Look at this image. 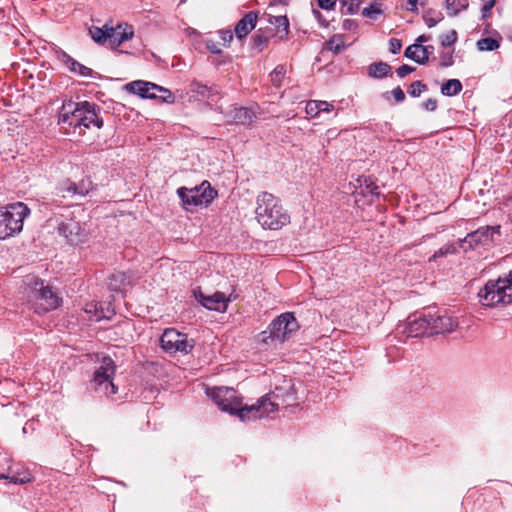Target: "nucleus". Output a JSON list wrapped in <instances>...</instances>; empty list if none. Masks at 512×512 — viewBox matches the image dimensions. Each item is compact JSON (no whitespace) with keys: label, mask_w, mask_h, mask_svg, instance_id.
Segmentation results:
<instances>
[{"label":"nucleus","mask_w":512,"mask_h":512,"mask_svg":"<svg viewBox=\"0 0 512 512\" xmlns=\"http://www.w3.org/2000/svg\"><path fill=\"white\" fill-rule=\"evenodd\" d=\"M194 340L188 339L187 334L181 333L174 328L165 329L160 337V346L167 353L177 352L188 354L194 348Z\"/></svg>","instance_id":"1a4fd4ad"},{"label":"nucleus","mask_w":512,"mask_h":512,"mask_svg":"<svg viewBox=\"0 0 512 512\" xmlns=\"http://www.w3.org/2000/svg\"><path fill=\"white\" fill-rule=\"evenodd\" d=\"M313 15L315 18L324 26L328 25V22L323 18V15L318 10H313Z\"/></svg>","instance_id":"5fc2aeb1"},{"label":"nucleus","mask_w":512,"mask_h":512,"mask_svg":"<svg viewBox=\"0 0 512 512\" xmlns=\"http://www.w3.org/2000/svg\"><path fill=\"white\" fill-rule=\"evenodd\" d=\"M256 219L264 228L278 230L290 222V216L280 201L271 193L257 197Z\"/></svg>","instance_id":"f257e3e1"},{"label":"nucleus","mask_w":512,"mask_h":512,"mask_svg":"<svg viewBox=\"0 0 512 512\" xmlns=\"http://www.w3.org/2000/svg\"><path fill=\"white\" fill-rule=\"evenodd\" d=\"M193 294L195 299L201 303L203 307L209 310L217 311V312H225L227 309V305L229 299L226 298L225 294L222 292H215L213 295L206 296L204 293L198 288L193 290Z\"/></svg>","instance_id":"4468645a"},{"label":"nucleus","mask_w":512,"mask_h":512,"mask_svg":"<svg viewBox=\"0 0 512 512\" xmlns=\"http://www.w3.org/2000/svg\"><path fill=\"white\" fill-rule=\"evenodd\" d=\"M163 97H166L165 93H161V95H157L156 99H160L163 102Z\"/></svg>","instance_id":"69168bd1"},{"label":"nucleus","mask_w":512,"mask_h":512,"mask_svg":"<svg viewBox=\"0 0 512 512\" xmlns=\"http://www.w3.org/2000/svg\"><path fill=\"white\" fill-rule=\"evenodd\" d=\"M109 31L108 42L112 48L120 46L123 42L131 39L134 34L131 27H129V29H121V26H117L116 28L111 27Z\"/></svg>","instance_id":"aec40b11"},{"label":"nucleus","mask_w":512,"mask_h":512,"mask_svg":"<svg viewBox=\"0 0 512 512\" xmlns=\"http://www.w3.org/2000/svg\"><path fill=\"white\" fill-rule=\"evenodd\" d=\"M341 4H342V8L346 9V7L348 6L350 0H340Z\"/></svg>","instance_id":"680f3d73"},{"label":"nucleus","mask_w":512,"mask_h":512,"mask_svg":"<svg viewBox=\"0 0 512 512\" xmlns=\"http://www.w3.org/2000/svg\"><path fill=\"white\" fill-rule=\"evenodd\" d=\"M208 90H209V98H212L213 96L219 94V88L216 85L208 86Z\"/></svg>","instance_id":"4d7b16f0"},{"label":"nucleus","mask_w":512,"mask_h":512,"mask_svg":"<svg viewBox=\"0 0 512 512\" xmlns=\"http://www.w3.org/2000/svg\"><path fill=\"white\" fill-rule=\"evenodd\" d=\"M361 3H362V0H350L346 9L345 10H343V8L341 9V13L349 14V15L356 14L359 10Z\"/></svg>","instance_id":"79ce46f5"},{"label":"nucleus","mask_w":512,"mask_h":512,"mask_svg":"<svg viewBox=\"0 0 512 512\" xmlns=\"http://www.w3.org/2000/svg\"><path fill=\"white\" fill-rule=\"evenodd\" d=\"M274 72H275V74H276L277 76H280V74H281V72H278V71H277V69H275V71H274Z\"/></svg>","instance_id":"338daca9"},{"label":"nucleus","mask_w":512,"mask_h":512,"mask_svg":"<svg viewBox=\"0 0 512 512\" xmlns=\"http://www.w3.org/2000/svg\"><path fill=\"white\" fill-rule=\"evenodd\" d=\"M89 108H92V103L88 101H65L59 111L58 123L68 125L69 127L81 128L83 115L85 112H89Z\"/></svg>","instance_id":"9d476101"},{"label":"nucleus","mask_w":512,"mask_h":512,"mask_svg":"<svg viewBox=\"0 0 512 512\" xmlns=\"http://www.w3.org/2000/svg\"><path fill=\"white\" fill-rule=\"evenodd\" d=\"M342 26H343L344 30H352V29L357 28V23L354 20L345 19L343 21V25Z\"/></svg>","instance_id":"603ef678"},{"label":"nucleus","mask_w":512,"mask_h":512,"mask_svg":"<svg viewBox=\"0 0 512 512\" xmlns=\"http://www.w3.org/2000/svg\"><path fill=\"white\" fill-rule=\"evenodd\" d=\"M8 480L10 483L13 484H24L27 482H30V476L29 474H24L22 477L12 474L11 469H9L8 474L0 473V480Z\"/></svg>","instance_id":"72a5a7b5"},{"label":"nucleus","mask_w":512,"mask_h":512,"mask_svg":"<svg viewBox=\"0 0 512 512\" xmlns=\"http://www.w3.org/2000/svg\"><path fill=\"white\" fill-rule=\"evenodd\" d=\"M367 188L370 190V192L372 194L379 195V192L377 191L378 187L376 185H374L373 183H370L369 185H367Z\"/></svg>","instance_id":"bf43d9fd"},{"label":"nucleus","mask_w":512,"mask_h":512,"mask_svg":"<svg viewBox=\"0 0 512 512\" xmlns=\"http://www.w3.org/2000/svg\"><path fill=\"white\" fill-rule=\"evenodd\" d=\"M85 312L93 314L96 321H99V320H101L103 318H108L104 314V310H103L102 306L98 307V305L95 304V303L87 304L86 307H85Z\"/></svg>","instance_id":"4c0bfd02"},{"label":"nucleus","mask_w":512,"mask_h":512,"mask_svg":"<svg viewBox=\"0 0 512 512\" xmlns=\"http://www.w3.org/2000/svg\"><path fill=\"white\" fill-rule=\"evenodd\" d=\"M428 314L430 320L429 324L431 326L430 335L450 333L457 327V321L449 315L433 314L430 310Z\"/></svg>","instance_id":"dca6fc26"},{"label":"nucleus","mask_w":512,"mask_h":512,"mask_svg":"<svg viewBox=\"0 0 512 512\" xmlns=\"http://www.w3.org/2000/svg\"><path fill=\"white\" fill-rule=\"evenodd\" d=\"M458 39V34L456 30H451L447 34L441 36V45L443 47H448L453 45Z\"/></svg>","instance_id":"a19ab883"},{"label":"nucleus","mask_w":512,"mask_h":512,"mask_svg":"<svg viewBox=\"0 0 512 512\" xmlns=\"http://www.w3.org/2000/svg\"><path fill=\"white\" fill-rule=\"evenodd\" d=\"M272 37H274V34L271 29L259 28L251 38L252 48L258 52L263 51L268 46Z\"/></svg>","instance_id":"4be33fe9"},{"label":"nucleus","mask_w":512,"mask_h":512,"mask_svg":"<svg viewBox=\"0 0 512 512\" xmlns=\"http://www.w3.org/2000/svg\"><path fill=\"white\" fill-rule=\"evenodd\" d=\"M383 96H384L386 99H388V92H385V93L383 94Z\"/></svg>","instance_id":"774afa93"},{"label":"nucleus","mask_w":512,"mask_h":512,"mask_svg":"<svg viewBox=\"0 0 512 512\" xmlns=\"http://www.w3.org/2000/svg\"><path fill=\"white\" fill-rule=\"evenodd\" d=\"M278 3H283V2H282V0H272L270 2V6H274V5L278 4Z\"/></svg>","instance_id":"0e129e2a"},{"label":"nucleus","mask_w":512,"mask_h":512,"mask_svg":"<svg viewBox=\"0 0 512 512\" xmlns=\"http://www.w3.org/2000/svg\"><path fill=\"white\" fill-rule=\"evenodd\" d=\"M327 48L331 51H333L335 54H339L343 51L345 48V44L342 40V36L335 35L332 38L329 39V41L326 43Z\"/></svg>","instance_id":"f704fd0d"},{"label":"nucleus","mask_w":512,"mask_h":512,"mask_svg":"<svg viewBox=\"0 0 512 512\" xmlns=\"http://www.w3.org/2000/svg\"><path fill=\"white\" fill-rule=\"evenodd\" d=\"M428 311L422 312L420 315H412L407 319V323L403 326L402 333L407 337H422L424 335H430V324H429Z\"/></svg>","instance_id":"ddd939ff"},{"label":"nucleus","mask_w":512,"mask_h":512,"mask_svg":"<svg viewBox=\"0 0 512 512\" xmlns=\"http://www.w3.org/2000/svg\"><path fill=\"white\" fill-rule=\"evenodd\" d=\"M55 55L57 59L69 69L70 72L84 77L93 76V70L91 68L79 63L62 49L55 50Z\"/></svg>","instance_id":"f3484780"},{"label":"nucleus","mask_w":512,"mask_h":512,"mask_svg":"<svg viewBox=\"0 0 512 512\" xmlns=\"http://www.w3.org/2000/svg\"><path fill=\"white\" fill-rule=\"evenodd\" d=\"M258 19V13L249 11L236 24L235 34L238 39L245 38L255 27Z\"/></svg>","instance_id":"a211bd4d"},{"label":"nucleus","mask_w":512,"mask_h":512,"mask_svg":"<svg viewBox=\"0 0 512 512\" xmlns=\"http://www.w3.org/2000/svg\"><path fill=\"white\" fill-rule=\"evenodd\" d=\"M269 23L275 27L274 36L280 41L286 40L289 34V20L286 15H269Z\"/></svg>","instance_id":"6ab92c4d"},{"label":"nucleus","mask_w":512,"mask_h":512,"mask_svg":"<svg viewBox=\"0 0 512 512\" xmlns=\"http://www.w3.org/2000/svg\"><path fill=\"white\" fill-rule=\"evenodd\" d=\"M334 106L326 101H309L306 105V112L311 116H317L320 112H330Z\"/></svg>","instance_id":"cd10ccee"},{"label":"nucleus","mask_w":512,"mask_h":512,"mask_svg":"<svg viewBox=\"0 0 512 512\" xmlns=\"http://www.w3.org/2000/svg\"><path fill=\"white\" fill-rule=\"evenodd\" d=\"M29 213V208L22 202L0 207V239L19 233L23 228V220Z\"/></svg>","instance_id":"20e7f679"},{"label":"nucleus","mask_w":512,"mask_h":512,"mask_svg":"<svg viewBox=\"0 0 512 512\" xmlns=\"http://www.w3.org/2000/svg\"><path fill=\"white\" fill-rule=\"evenodd\" d=\"M278 395L274 392L259 398L255 404L245 405L242 411H247V420L269 416L270 413L278 410L279 404L275 401Z\"/></svg>","instance_id":"f8f14e48"},{"label":"nucleus","mask_w":512,"mask_h":512,"mask_svg":"<svg viewBox=\"0 0 512 512\" xmlns=\"http://www.w3.org/2000/svg\"><path fill=\"white\" fill-rule=\"evenodd\" d=\"M413 71H415V67L404 64L397 68L396 73L400 78H404Z\"/></svg>","instance_id":"49530a36"},{"label":"nucleus","mask_w":512,"mask_h":512,"mask_svg":"<svg viewBox=\"0 0 512 512\" xmlns=\"http://www.w3.org/2000/svg\"><path fill=\"white\" fill-rule=\"evenodd\" d=\"M469 6L468 0H446L445 8L448 16L454 17L459 12L466 10Z\"/></svg>","instance_id":"c756f323"},{"label":"nucleus","mask_w":512,"mask_h":512,"mask_svg":"<svg viewBox=\"0 0 512 512\" xmlns=\"http://www.w3.org/2000/svg\"><path fill=\"white\" fill-rule=\"evenodd\" d=\"M299 327L298 321L293 313H282L269 324L266 330L261 332L262 341L266 344H268V340L271 342L284 343Z\"/></svg>","instance_id":"39448f33"},{"label":"nucleus","mask_w":512,"mask_h":512,"mask_svg":"<svg viewBox=\"0 0 512 512\" xmlns=\"http://www.w3.org/2000/svg\"><path fill=\"white\" fill-rule=\"evenodd\" d=\"M190 91L194 94L201 96L202 98L209 99V90L206 84H202L198 81H193L190 84Z\"/></svg>","instance_id":"e433bc0d"},{"label":"nucleus","mask_w":512,"mask_h":512,"mask_svg":"<svg viewBox=\"0 0 512 512\" xmlns=\"http://www.w3.org/2000/svg\"><path fill=\"white\" fill-rule=\"evenodd\" d=\"M430 39V36H427V35H420L417 39H416V43L415 44H423L427 41H429Z\"/></svg>","instance_id":"13d9d810"},{"label":"nucleus","mask_w":512,"mask_h":512,"mask_svg":"<svg viewBox=\"0 0 512 512\" xmlns=\"http://www.w3.org/2000/svg\"><path fill=\"white\" fill-rule=\"evenodd\" d=\"M225 35L228 36V41H231L233 39V34L231 33V31H226Z\"/></svg>","instance_id":"e2e57ef3"},{"label":"nucleus","mask_w":512,"mask_h":512,"mask_svg":"<svg viewBox=\"0 0 512 512\" xmlns=\"http://www.w3.org/2000/svg\"><path fill=\"white\" fill-rule=\"evenodd\" d=\"M67 191L73 194H79V186L76 183H70L67 187Z\"/></svg>","instance_id":"6e6d98bb"},{"label":"nucleus","mask_w":512,"mask_h":512,"mask_svg":"<svg viewBox=\"0 0 512 512\" xmlns=\"http://www.w3.org/2000/svg\"><path fill=\"white\" fill-rule=\"evenodd\" d=\"M337 0H318V5L323 10H332L336 5Z\"/></svg>","instance_id":"09e8293b"},{"label":"nucleus","mask_w":512,"mask_h":512,"mask_svg":"<svg viewBox=\"0 0 512 512\" xmlns=\"http://www.w3.org/2000/svg\"><path fill=\"white\" fill-rule=\"evenodd\" d=\"M463 86L460 80L458 79H450L447 80L441 86V93L445 96H455L459 94L462 90Z\"/></svg>","instance_id":"7c9ffc66"},{"label":"nucleus","mask_w":512,"mask_h":512,"mask_svg":"<svg viewBox=\"0 0 512 512\" xmlns=\"http://www.w3.org/2000/svg\"><path fill=\"white\" fill-rule=\"evenodd\" d=\"M499 39H495L492 37L482 38L477 41V48L480 51H494L500 47V41L502 37L499 33H497Z\"/></svg>","instance_id":"2f4dec72"},{"label":"nucleus","mask_w":512,"mask_h":512,"mask_svg":"<svg viewBox=\"0 0 512 512\" xmlns=\"http://www.w3.org/2000/svg\"><path fill=\"white\" fill-rule=\"evenodd\" d=\"M116 366L111 357L102 358L101 366L93 374L91 385L100 396L111 397L116 394L118 388L113 383Z\"/></svg>","instance_id":"423d86ee"},{"label":"nucleus","mask_w":512,"mask_h":512,"mask_svg":"<svg viewBox=\"0 0 512 512\" xmlns=\"http://www.w3.org/2000/svg\"><path fill=\"white\" fill-rule=\"evenodd\" d=\"M481 305L496 307L512 303V271L498 279L488 280L478 292Z\"/></svg>","instance_id":"f03ea898"},{"label":"nucleus","mask_w":512,"mask_h":512,"mask_svg":"<svg viewBox=\"0 0 512 512\" xmlns=\"http://www.w3.org/2000/svg\"><path fill=\"white\" fill-rule=\"evenodd\" d=\"M494 234H500V226L480 227L474 232L467 234L464 239L469 247L474 248L478 245H488L494 241Z\"/></svg>","instance_id":"2eb2a0df"},{"label":"nucleus","mask_w":512,"mask_h":512,"mask_svg":"<svg viewBox=\"0 0 512 512\" xmlns=\"http://www.w3.org/2000/svg\"><path fill=\"white\" fill-rule=\"evenodd\" d=\"M422 105L428 111H435L437 108V100L429 98L427 101L423 102Z\"/></svg>","instance_id":"8fccbe9b"},{"label":"nucleus","mask_w":512,"mask_h":512,"mask_svg":"<svg viewBox=\"0 0 512 512\" xmlns=\"http://www.w3.org/2000/svg\"><path fill=\"white\" fill-rule=\"evenodd\" d=\"M28 301L32 303L34 312L42 314L56 309L60 304V298L50 286H45L44 281L31 277L27 282Z\"/></svg>","instance_id":"7ed1b4c3"},{"label":"nucleus","mask_w":512,"mask_h":512,"mask_svg":"<svg viewBox=\"0 0 512 512\" xmlns=\"http://www.w3.org/2000/svg\"><path fill=\"white\" fill-rule=\"evenodd\" d=\"M407 3L409 5L407 7V10H409L413 13L418 12V7H417L418 0H407Z\"/></svg>","instance_id":"864d4df0"},{"label":"nucleus","mask_w":512,"mask_h":512,"mask_svg":"<svg viewBox=\"0 0 512 512\" xmlns=\"http://www.w3.org/2000/svg\"><path fill=\"white\" fill-rule=\"evenodd\" d=\"M427 90V85L417 80L410 84L408 93L412 97H419L422 92Z\"/></svg>","instance_id":"ea45409f"},{"label":"nucleus","mask_w":512,"mask_h":512,"mask_svg":"<svg viewBox=\"0 0 512 512\" xmlns=\"http://www.w3.org/2000/svg\"><path fill=\"white\" fill-rule=\"evenodd\" d=\"M234 121L241 125H251L256 119V114L251 108L239 107L233 110Z\"/></svg>","instance_id":"5701e85b"},{"label":"nucleus","mask_w":512,"mask_h":512,"mask_svg":"<svg viewBox=\"0 0 512 512\" xmlns=\"http://www.w3.org/2000/svg\"><path fill=\"white\" fill-rule=\"evenodd\" d=\"M125 89L144 99H156L157 94H150V90H157V92L166 94V97H163V102L171 104L175 101V96L170 90L151 82L142 80L133 81L126 84Z\"/></svg>","instance_id":"9b49d317"},{"label":"nucleus","mask_w":512,"mask_h":512,"mask_svg":"<svg viewBox=\"0 0 512 512\" xmlns=\"http://www.w3.org/2000/svg\"><path fill=\"white\" fill-rule=\"evenodd\" d=\"M380 3H373L369 7H365L362 10V15L364 17L370 18V19H376V15H380L383 13V11L380 8Z\"/></svg>","instance_id":"58836bf2"},{"label":"nucleus","mask_w":512,"mask_h":512,"mask_svg":"<svg viewBox=\"0 0 512 512\" xmlns=\"http://www.w3.org/2000/svg\"><path fill=\"white\" fill-rule=\"evenodd\" d=\"M405 57L415 61L420 65H424L429 60V54H427V47L421 44H412L408 46L404 53Z\"/></svg>","instance_id":"412c9836"},{"label":"nucleus","mask_w":512,"mask_h":512,"mask_svg":"<svg viewBox=\"0 0 512 512\" xmlns=\"http://www.w3.org/2000/svg\"><path fill=\"white\" fill-rule=\"evenodd\" d=\"M391 94L397 103H401L405 100V93L400 86L394 88Z\"/></svg>","instance_id":"de8ad7c7"},{"label":"nucleus","mask_w":512,"mask_h":512,"mask_svg":"<svg viewBox=\"0 0 512 512\" xmlns=\"http://www.w3.org/2000/svg\"><path fill=\"white\" fill-rule=\"evenodd\" d=\"M97 110L99 111L100 108L92 103V108H89V112H85L83 115L81 127L90 128L91 125H94L97 128H101L103 126V119L98 116Z\"/></svg>","instance_id":"a878e982"},{"label":"nucleus","mask_w":512,"mask_h":512,"mask_svg":"<svg viewBox=\"0 0 512 512\" xmlns=\"http://www.w3.org/2000/svg\"><path fill=\"white\" fill-rule=\"evenodd\" d=\"M208 48L210 49V51L214 54H218L221 52L220 49H218L215 45H212V46H208Z\"/></svg>","instance_id":"052dcab7"},{"label":"nucleus","mask_w":512,"mask_h":512,"mask_svg":"<svg viewBox=\"0 0 512 512\" xmlns=\"http://www.w3.org/2000/svg\"><path fill=\"white\" fill-rule=\"evenodd\" d=\"M495 1L496 0H488L483 4V6L481 8V13H482L481 18L482 19H486L490 16L491 10L495 5Z\"/></svg>","instance_id":"37998d69"},{"label":"nucleus","mask_w":512,"mask_h":512,"mask_svg":"<svg viewBox=\"0 0 512 512\" xmlns=\"http://www.w3.org/2000/svg\"><path fill=\"white\" fill-rule=\"evenodd\" d=\"M79 186V195L81 196H85L86 194H88L90 188H91V182H87L85 183L84 181H82L81 183L78 184Z\"/></svg>","instance_id":"3c124183"},{"label":"nucleus","mask_w":512,"mask_h":512,"mask_svg":"<svg viewBox=\"0 0 512 512\" xmlns=\"http://www.w3.org/2000/svg\"><path fill=\"white\" fill-rule=\"evenodd\" d=\"M209 395L222 411L237 415L242 421L247 420V411H242L245 405L242 406L241 399L233 388H213Z\"/></svg>","instance_id":"6e6552de"},{"label":"nucleus","mask_w":512,"mask_h":512,"mask_svg":"<svg viewBox=\"0 0 512 512\" xmlns=\"http://www.w3.org/2000/svg\"><path fill=\"white\" fill-rule=\"evenodd\" d=\"M443 18V14L440 11L433 9H428L423 13V19L430 28L436 26Z\"/></svg>","instance_id":"473e14b6"},{"label":"nucleus","mask_w":512,"mask_h":512,"mask_svg":"<svg viewBox=\"0 0 512 512\" xmlns=\"http://www.w3.org/2000/svg\"><path fill=\"white\" fill-rule=\"evenodd\" d=\"M177 194L182 201L183 207L189 210L190 207L208 206L217 196V191L205 180L199 186L193 188L180 187L177 189Z\"/></svg>","instance_id":"0eeeda50"},{"label":"nucleus","mask_w":512,"mask_h":512,"mask_svg":"<svg viewBox=\"0 0 512 512\" xmlns=\"http://www.w3.org/2000/svg\"><path fill=\"white\" fill-rule=\"evenodd\" d=\"M391 69L392 67L388 63L379 61L372 63L369 66L368 74L371 77L381 79L387 77L390 74Z\"/></svg>","instance_id":"bb28decb"},{"label":"nucleus","mask_w":512,"mask_h":512,"mask_svg":"<svg viewBox=\"0 0 512 512\" xmlns=\"http://www.w3.org/2000/svg\"><path fill=\"white\" fill-rule=\"evenodd\" d=\"M130 283V278L125 272L113 273L108 278V287L111 291L119 292L126 288Z\"/></svg>","instance_id":"393cba45"},{"label":"nucleus","mask_w":512,"mask_h":512,"mask_svg":"<svg viewBox=\"0 0 512 512\" xmlns=\"http://www.w3.org/2000/svg\"><path fill=\"white\" fill-rule=\"evenodd\" d=\"M80 226L77 222H62L58 226V232L60 235L64 236L69 242L74 243L76 242L77 236L80 232Z\"/></svg>","instance_id":"b1692460"},{"label":"nucleus","mask_w":512,"mask_h":512,"mask_svg":"<svg viewBox=\"0 0 512 512\" xmlns=\"http://www.w3.org/2000/svg\"><path fill=\"white\" fill-rule=\"evenodd\" d=\"M440 60L441 67H450L454 64L452 53H442Z\"/></svg>","instance_id":"a18cd8bd"},{"label":"nucleus","mask_w":512,"mask_h":512,"mask_svg":"<svg viewBox=\"0 0 512 512\" xmlns=\"http://www.w3.org/2000/svg\"><path fill=\"white\" fill-rule=\"evenodd\" d=\"M110 28L111 27H109L106 24L101 28L92 26L89 28V34L96 43L105 44L106 42H108L109 39Z\"/></svg>","instance_id":"c85d7f7f"},{"label":"nucleus","mask_w":512,"mask_h":512,"mask_svg":"<svg viewBox=\"0 0 512 512\" xmlns=\"http://www.w3.org/2000/svg\"><path fill=\"white\" fill-rule=\"evenodd\" d=\"M402 48V42L400 39L391 38L389 40V51L392 54H398Z\"/></svg>","instance_id":"c03bdc74"},{"label":"nucleus","mask_w":512,"mask_h":512,"mask_svg":"<svg viewBox=\"0 0 512 512\" xmlns=\"http://www.w3.org/2000/svg\"><path fill=\"white\" fill-rule=\"evenodd\" d=\"M456 253V247L454 244H446L437 251L429 258V262H435L438 258L444 257L448 254H454Z\"/></svg>","instance_id":"c9c22d12"}]
</instances>
